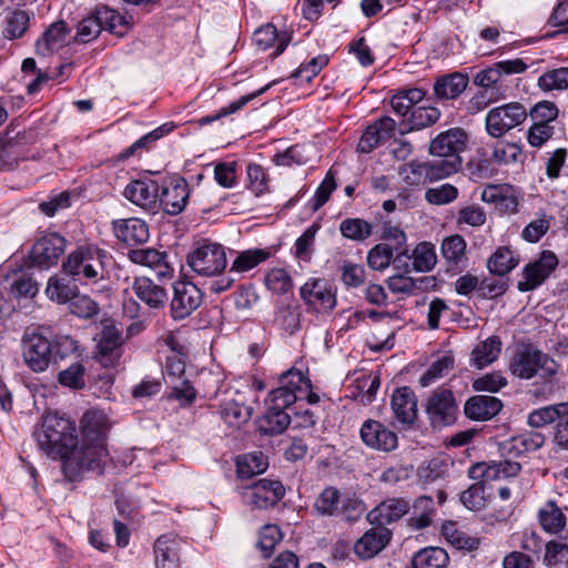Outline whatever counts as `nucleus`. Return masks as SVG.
Returning a JSON list of instances; mask_svg holds the SVG:
<instances>
[{
    "mask_svg": "<svg viewBox=\"0 0 568 568\" xmlns=\"http://www.w3.org/2000/svg\"><path fill=\"white\" fill-rule=\"evenodd\" d=\"M34 436L44 454L62 462L78 440L74 422L58 414L44 415Z\"/></svg>",
    "mask_w": 568,
    "mask_h": 568,
    "instance_id": "1",
    "label": "nucleus"
},
{
    "mask_svg": "<svg viewBox=\"0 0 568 568\" xmlns=\"http://www.w3.org/2000/svg\"><path fill=\"white\" fill-rule=\"evenodd\" d=\"M108 252L85 243L71 251L62 263L63 272L83 284H97L106 277Z\"/></svg>",
    "mask_w": 568,
    "mask_h": 568,
    "instance_id": "2",
    "label": "nucleus"
},
{
    "mask_svg": "<svg viewBox=\"0 0 568 568\" xmlns=\"http://www.w3.org/2000/svg\"><path fill=\"white\" fill-rule=\"evenodd\" d=\"M559 365L548 354L531 346L520 345L515 348L507 362V371L517 378H541L552 384L558 374Z\"/></svg>",
    "mask_w": 568,
    "mask_h": 568,
    "instance_id": "3",
    "label": "nucleus"
},
{
    "mask_svg": "<svg viewBox=\"0 0 568 568\" xmlns=\"http://www.w3.org/2000/svg\"><path fill=\"white\" fill-rule=\"evenodd\" d=\"M106 458L104 444L81 440V445L77 442L67 455L62 468L70 480H75L85 470L102 473Z\"/></svg>",
    "mask_w": 568,
    "mask_h": 568,
    "instance_id": "4",
    "label": "nucleus"
},
{
    "mask_svg": "<svg viewBox=\"0 0 568 568\" xmlns=\"http://www.w3.org/2000/svg\"><path fill=\"white\" fill-rule=\"evenodd\" d=\"M187 265L199 276H219L227 265L225 247L214 242L199 243L187 254Z\"/></svg>",
    "mask_w": 568,
    "mask_h": 568,
    "instance_id": "5",
    "label": "nucleus"
},
{
    "mask_svg": "<svg viewBox=\"0 0 568 568\" xmlns=\"http://www.w3.org/2000/svg\"><path fill=\"white\" fill-rule=\"evenodd\" d=\"M281 383L280 387L270 393L266 406L273 410L287 412L291 409V405L297 400L303 386L306 389L310 387V382L300 371L290 369L283 374Z\"/></svg>",
    "mask_w": 568,
    "mask_h": 568,
    "instance_id": "6",
    "label": "nucleus"
},
{
    "mask_svg": "<svg viewBox=\"0 0 568 568\" xmlns=\"http://www.w3.org/2000/svg\"><path fill=\"white\" fill-rule=\"evenodd\" d=\"M172 292L170 314L174 321L185 320L196 311L203 302L201 290L195 284L187 281L174 282Z\"/></svg>",
    "mask_w": 568,
    "mask_h": 568,
    "instance_id": "7",
    "label": "nucleus"
},
{
    "mask_svg": "<svg viewBox=\"0 0 568 568\" xmlns=\"http://www.w3.org/2000/svg\"><path fill=\"white\" fill-rule=\"evenodd\" d=\"M67 247V240L59 233L52 232L41 236L30 252L31 264L41 270H48L58 264Z\"/></svg>",
    "mask_w": 568,
    "mask_h": 568,
    "instance_id": "8",
    "label": "nucleus"
},
{
    "mask_svg": "<svg viewBox=\"0 0 568 568\" xmlns=\"http://www.w3.org/2000/svg\"><path fill=\"white\" fill-rule=\"evenodd\" d=\"M525 120V108L519 103H508L488 112L486 129L489 135L499 138Z\"/></svg>",
    "mask_w": 568,
    "mask_h": 568,
    "instance_id": "9",
    "label": "nucleus"
},
{
    "mask_svg": "<svg viewBox=\"0 0 568 568\" xmlns=\"http://www.w3.org/2000/svg\"><path fill=\"white\" fill-rule=\"evenodd\" d=\"M301 298L317 313H329L336 304V292L322 278H311L300 288Z\"/></svg>",
    "mask_w": 568,
    "mask_h": 568,
    "instance_id": "10",
    "label": "nucleus"
},
{
    "mask_svg": "<svg viewBox=\"0 0 568 568\" xmlns=\"http://www.w3.org/2000/svg\"><path fill=\"white\" fill-rule=\"evenodd\" d=\"M458 406L449 389H436L426 402V413L433 426L443 427L456 419Z\"/></svg>",
    "mask_w": 568,
    "mask_h": 568,
    "instance_id": "11",
    "label": "nucleus"
},
{
    "mask_svg": "<svg viewBox=\"0 0 568 568\" xmlns=\"http://www.w3.org/2000/svg\"><path fill=\"white\" fill-rule=\"evenodd\" d=\"M22 355L26 365L31 371L44 372L53 358L52 343L40 334H27L22 338Z\"/></svg>",
    "mask_w": 568,
    "mask_h": 568,
    "instance_id": "12",
    "label": "nucleus"
},
{
    "mask_svg": "<svg viewBox=\"0 0 568 568\" xmlns=\"http://www.w3.org/2000/svg\"><path fill=\"white\" fill-rule=\"evenodd\" d=\"M285 495V488L278 480L260 479L247 486L243 491L246 504L256 508L276 505Z\"/></svg>",
    "mask_w": 568,
    "mask_h": 568,
    "instance_id": "13",
    "label": "nucleus"
},
{
    "mask_svg": "<svg viewBox=\"0 0 568 568\" xmlns=\"http://www.w3.org/2000/svg\"><path fill=\"white\" fill-rule=\"evenodd\" d=\"M520 470L521 465L518 462H513L507 458L500 462L473 464L468 468L467 475L473 480H480L487 484L516 477Z\"/></svg>",
    "mask_w": 568,
    "mask_h": 568,
    "instance_id": "14",
    "label": "nucleus"
},
{
    "mask_svg": "<svg viewBox=\"0 0 568 568\" xmlns=\"http://www.w3.org/2000/svg\"><path fill=\"white\" fill-rule=\"evenodd\" d=\"M128 257L134 264L153 270L159 281L171 280L174 276V267L169 262L166 252L140 247L130 250Z\"/></svg>",
    "mask_w": 568,
    "mask_h": 568,
    "instance_id": "15",
    "label": "nucleus"
},
{
    "mask_svg": "<svg viewBox=\"0 0 568 568\" xmlns=\"http://www.w3.org/2000/svg\"><path fill=\"white\" fill-rule=\"evenodd\" d=\"M159 192L160 185L151 179L134 180L130 182L123 195L134 205L149 211L156 212L159 210Z\"/></svg>",
    "mask_w": 568,
    "mask_h": 568,
    "instance_id": "16",
    "label": "nucleus"
},
{
    "mask_svg": "<svg viewBox=\"0 0 568 568\" xmlns=\"http://www.w3.org/2000/svg\"><path fill=\"white\" fill-rule=\"evenodd\" d=\"M558 258L555 253L544 251L539 258L525 266L523 275L524 281L518 282V290L528 292L540 284L551 274L557 267Z\"/></svg>",
    "mask_w": 568,
    "mask_h": 568,
    "instance_id": "17",
    "label": "nucleus"
},
{
    "mask_svg": "<svg viewBox=\"0 0 568 568\" xmlns=\"http://www.w3.org/2000/svg\"><path fill=\"white\" fill-rule=\"evenodd\" d=\"M159 207L170 215L181 213L189 200V184L183 178H173L166 184L160 187Z\"/></svg>",
    "mask_w": 568,
    "mask_h": 568,
    "instance_id": "18",
    "label": "nucleus"
},
{
    "mask_svg": "<svg viewBox=\"0 0 568 568\" xmlns=\"http://www.w3.org/2000/svg\"><path fill=\"white\" fill-rule=\"evenodd\" d=\"M359 435L367 447L381 452H390L398 444L396 433L374 419H367L363 423Z\"/></svg>",
    "mask_w": 568,
    "mask_h": 568,
    "instance_id": "19",
    "label": "nucleus"
},
{
    "mask_svg": "<svg viewBox=\"0 0 568 568\" xmlns=\"http://www.w3.org/2000/svg\"><path fill=\"white\" fill-rule=\"evenodd\" d=\"M396 122L389 116H383L366 128L357 144V151L369 153L381 143L394 136Z\"/></svg>",
    "mask_w": 568,
    "mask_h": 568,
    "instance_id": "20",
    "label": "nucleus"
},
{
    "mask_svg": "<svg viewBox=\"0 0 568 568\" xmlns=\"http://www.w3.org/2000/svg\"><path fill=\"white\" fill-rule=\"evenodd\" d=\"M132 291L141 302L152 310H163L168 303L166 288L148 276L135 277Z\"/></svg>",
    "mask_w": 568,
    "mask_h": 568,
    "instance_id": "21",
    "label": "nucleus"
},
{
    "mask_svg": "<svg viewBox=\"0 0 568 568\" xmlns=\"http://www.w3.org/2000/svg\"><path fill=\"white\" fill-rule=\"evenodd\" d=\"M390 537L389 529L375 525L357 539L354 545V552L362 559H371L387 546Z\"/></svg>",
    "mask_w": 568,
    "mask_h": 568,
    "instance_id": "22",
    "label": "nucleus"
},
{
    "mask_svg": "<svg viewBox=\"0 0 568 568\" xmlns=\"http://www.w3.org/2000/svg\"><path fill=\"white\" fill-rule=\"evenodd\" d=\"M410 510V504L404 498H388L377 505L367 514V520L372 525L385 527L397 521Z\"/></svg>",
    "mask_w": 568,
    "mask_h": 568,
    "instance_id": "23",
    "label": "nucleus"
},
{
    "mask_svg": "<svg viewBox=\"0 0 568 568\" xmlns=\"http://www.w3.org/2000/svg\"><path fill=\"white\" fill-rule=\"evenodd\" d=\"M467 134L463 129L454 128L437 135L429 145L435 156L459 155L466 148Z\"/></svg>",
    "mask_w": 568,
    "mask_h": 568,
    "instance_id": "24",
    "label": "nucleus"
},
{
    "mask_svg": "<svg viewBox=\"0 0 568 568\" xmlns=\"http://www.w3.org/2000/svg\"><path fill=\"white\" fill-rule=\"evenodd\" d=\"M122 336L114 326H104L98 343L97 359L104 367L114 366L121 356Z\"/></svg>",
    "mask_w": 568,
    "mask_h": 568,
    "instance_id": "25",
    "label": "nucleus"
},
{
    "mask_svg": "<svg viewBox=\"0 0 568 568\" xmlns=\"http://www.w3.org/2000/svg\"><path fill=\"white\" fill-rule=\"evenodd\" d=\"M110 423L106 414L100 409H90L81 419L82 439L89 443L104 444Z\"/></svg>",
    "mask_w": 568,
    "mask_h": 568,
    "instance_id": "26",
    "label": "nucleus"
},
{
    "mask_svg": "<svg viewBox=\"0 0 568 568\" xmlns=\"http://www.w3.org/2000/svg\"><path fill=\"white\" fill-rule=\"evenodd\" d=\"M392 410L402 424H413L417 416V399L409 387L397 388L392 396Z\"/></svg>",
    "mask_w": 568,
    "mask_h": 568,
    "instance_id": "27",
    "label": "nucleus"
},
{
    "mask_svg": "<svg viewBox=\"0 0 568 568\" xmlns=\"http://www.w3.org/2000/svg\"><path fill=\"white\" fill-rule=\"evenodd\" d=\"M503 343L499 336L491 335L478 342L469 357L470 366L483 369L497 361L501 353Z\"/></svg>",
    "mask_w": 568,
    "mask_h": 568,
    "instance_id": "28",
    "label": "nucleus"
},
{
    "mask_svg": "<svg viewBox=\"0 0 568 568\" xmlns=\"http://www.w3.org/2000/svg\"><path fill=\"white\" fill-rule=\"evenodd\" d=\"M503 407L501 402L494 396L477 395L470 397L464 406L465 415L474 420H487L496 416Z\"/></svg>",
    "mask_w": 568,
    "mask_h": 568,
    "instance_id": "29",
    "label": "nucleus"
},
{
    "mask_svg": "<svg viewBox=\"0 0 568 568\" xmlns=\"http://www.w3.org/2000/svg\"><path fill=\"white\" fill-rule=\"evenodd\" d=\"M115 236L129 244H142L149 240V227L146 223L140 219L131 217L120 220L113 223Z\"/></svg>",
    "mask_w": 568,
    "mask_h": 568,
    "instance_id": "30",
    "label": "nucleus"
},
{
    "mask_svg": "<svg viewBox=\"0 0 568 568\" xmlns=\"http://www.w3.org/2000/svg\"><path fill=\"white\" fill-rule=\"evenodd\" d=\"M538 521L550 535H561L566 531L567 517L555 500H548L539 508Z\"/></svg>",
    "mask_w": 568,
    "mask_h": 568,
    "instance_id": "31",
    "label": "nucleus"
},
{
    "mask_svg": "<svg viewBox=\"0 0 568 568\" xmlns=\"http://www.w3.org/2000/svg\"><path fill=\"white\" fill-rule=\"evenodd\" d=\"M70 30L64 21L52 23L41 39L38 40L36 51L39 55L45 57L53 51L61 49L67 42Z\"/></svg>",
    "mask_w": 568,
    "mask_h": 568,
    "instance_id": "32",
    "label": "nucleus"
},
{
    "mask_svg": "<svg viewBox=\"0 0 568 568\" xmlns=\"http://www.w3.org/2000/svg\"><path fill=\"white\" fill-rule=\"evenodd\" d=\"M480 199L485 203L495 204L496 209L503 213H514L517 211V197L508 186L488 185L483 190Z\"/></svg>",
    "mask_w": 568,
    "mask_h": 568,
    "instance_id": "33",
    "label": "nucleus"
},
{
    "mask_svg": "<svg viewBox=\"0 0 568 568\" xmlns=\"http://www.w3.org/2000/svg\"><path fill=\"white\" fill-rule=\"evenodd\" d=\"M291 37L287 33H277L273 24H265L257 29L253 34V42L260 50H266L275 43V51L272 57H278L287 47Z\"/></svg>",
    "mask_w": 568,
    "mask_h": 568,
    "instance_id": "34",
    "label": "nucleus"
},
{
    "mask_svg": "<svg viewBox=\"0 0 568 568\" xmlns=\"http://www.w3.org/2000/svg\"><path fill=\"white\" fill-rule=\"evenodd\" d=\"M155 568H178L179 544L169 535L160 536L154 544Z\"/></svg>",
    "mask_w": 568,
    "mask_h": 568,
    "instance_id": "35",
    "label": "nucleus"
},
{
    "mask_svg": "<svg viewBox=\"0 0 568 568\" xmlns=\"http://www.w3.org/2000/svg\"><path fill=\"white\" fill-rule=\"evenodd\" d=\"M542 443L544 437L540 434H523L505 440L500 445V450L504 455L518 457L525 453L538 449Z\"/></svg>",
    "mask_w": 568,
    "mask_h": 568,
    "instance_id": "36",
    "label": "nucleus"
},
{
    "mask_svg": "<svg viewBox=\"0 0 568 568\" xmlns=\"http://www.w3.org/2000/svg\"><path fill=\"white\" fill-rule=\"evenodd\" d=\"M412 514L408 518V526L415 530L427 528L432 524V517L435 513L434 500L430 496H419L410 505Z\"/></svg>",
    "mask_w": 568,
    "mask_h": 568,
    "instance_id": "37",
    "label": "nucleus"
},
{
    "mask_svg": "<svg viewBox=\"0 0 568 568\" xmlns=\"http://www.w3.org/2000/svg\"><path fill=\"white\" fill-rule=\"evenodd\" d=\"M468 84V78L462 73H452L439 78L434 84V92L438 99L449 100L457 98Z\"/></svg>",
    "mask_w": 568,
    "mask_h": 568,
    "instance_id": "38",
    "label": "nucleus"
},
{
    "mask_svg": "<svg viewBox=\"0 0 568 568\" xmlns=\"http://www.w3.org/2000/svg\"><path fill=\"white\" fill-rule=\"evenodd\" d=\"M271 252L267 248H248L236 253L233 260L230 273H245L261 263L268 260Z\"/></svg>",
    "mask_w": 568,
    "mask_h": 568,
    "instance_id": "39",
    "label": "nucleus"
},
{
    "mask_svg": "<svg viewBox=\"0 0 568 568\" xmlns=\"http://www.w3.org/2000/svg\"><path fill=\"white\" fill-rule=\"evenodd\" d=\"M568 416V402L535 409L528 415V424L540 428Z\"/></svg>",
    "mask_w": 568,
    "mask_h": 568,
    "instance_id": "40",
    "label": "nucleus"
},
{
    "mask_svg": "<svg viewBox=\"0 0 568 568\" xmlns=\"http://www.w3.org/2000/svg\"><path fill=\"white\" fill-rule=\"evenodd\" d=\"M425 92L418 88L398 90L390 99V105L395 113L405 116L410 114L415 104L420 102Z\"/></svg>",
    "mask_w": 568,
    "mask_h": 568,
    "instance_id": "41",
    "label": "nucleus"
},
{
    "mask_svg": "<svg viewBox=\"0 0 568 568\" xmlns=\"http://www.w3.org/2000/svg\"><path fill=\"white\" fill-rule=\"evenodd\" d=\"M222 416L227 424L232 426H241L251 418L252 407L245 405L243 396L237 394L236 397L224 404L222 408Z\"/></svg>",
    "mask_w": 568,
    "mask_h": 568,
    "instance_id": "42",
    "label": "nucleus"
},
{
    "mask_svg": "<svg viewBox=\"0 0 568 568\" xmlns=\"http://www.w3.org/2000/svg\"><path fill=\"white\" fill-rule=\"evenodd\" d=\"M455 366V358L452 354H444L434 361L429 367L419 377V384L428 387L437 381L448 375Z\"/></svg>",
    "mask_w": 568,
    "mask_h": 568,
    "instance_id": "43",
    "label": "nucleus"
},
{
    "mask_svg": "<svg viewBox=\"0 0 568 568\" xmlns=\"http://www.w3.org/2000/svg\"><path fill=\"white\" fill-rule=\"evenodd\" d=\"M268 467L267 458L262 452H253L237 458V475L241 478H248L264 473Z\"/></svg>",
    "mask_w": 568,
    "mask_h": 568,
    "instance_id": "44",
    "label": "nucleus"
},
{
    "mask_svg": "<svg viewBox=\"0 0 568 568\" xmlns=\"http://www.w3.org/2000/svg\"><path fill=\"white\" fill-rule=\"evenodd\" d=\"M448 560L443 548L427 547L415 554L412 564L414 568H446Z\"/></svg>",
    "mask_w": 568,
    "mask_h": 568,
    "instance_id": "45",
    "label": "nucleus"
},
{
    "mask_svg": "<svg viewBox=\"0 0 568 568\" xmlns=\"http://www.w3.org/2000/svg\"><path fill=\"white\" fill-rule=\"evenodd\" d=\"M398 174L402 176L403 181L410 186H419L433 181L428 164L416 161L402 165L398 170Z\"/></svg>",
    "mask_w": 568,
    "mask_h": 568,
    "instance_id": "46",
    "label": "nucleus"
},
{
    "mask_svg": "<svg viewBox=\"0 0 568 568\" xmlns=\"http://www.w3.org/2000/svg\"><path fill=\"white\" fill-rule=\"evenodd\" d=\"M491 159L497 165H511L523 162L521 146L515 142L497 141Z\"/></svg>",
    "mask_w": 568,
    "mask_h": 568,
    "instance_id": "47",
    "label": "nucleus"
},
{
    "mask_svg": "<svg viewBox=\"0 0 568 568\" xmlns=\"http://www.w3.org/2000/svg\"><path fill=\"white\" fill-rule=\"evenodd\" d=\"M30 16L27 11L16 9L9 11L4 18V37L13 40L21 38L28 30Z\"/></svg>",
    "mask_w": 568,
    "mask_h": 568,
    "instance_id": "48",
    "label": "nucleus"
},
{
    "mask_svg": "<svg viewBox=\"0 0 568 568\" xmlns=\"http://www.w3.org/2000/svg\"><path fill=\"white\" fill-rule=\"evenodd\" d=\"M440 111L433 106L414 108L407 119L408 130L417 131L433 125L439 120Z\"/></svg>",
    "mask_w": 568,
    "mask_h": 568,
    "instance_id": "49",
    "label": "nucleus"
},
{
    "mask_svg": "<svg viewBox=\"0 0 568 568\" xmlns=\"http://www.w3.org/2000/svg\"><path fill=\"white\" fill-rule=\"evenodd\" d=\"M292 425L291 413L273 410L267 407L265 415L260 422V428L264 433L280 434Z\"/></svg>",
    "mask_w": 568,
    "mask_h": 568,
    "instance_id": "50",
    "label": "nucleus"
},
{
    "mask_svg": "<svg viewBox=\"0 0 568 568\" xmlns=\"http://www.w3.org/2000/svg\"><path fill=\"white\" fill-rule=\"evenodd\" d=\"M413 270L416 272H429L436 264L435 246L428 242L419 243L410 256Z\"/></svg>",
    "mask_w": 568,
    "mask_h": 568,
    "instance_id": "51",
    "label": "nucleus"
},
{
    "mask_svg": "<svg viewBox=\"0 0 568 568\" xmlns=\"http://www.w3.org/2000/svg\"><path fill=\"white\" fill-rule=\"evenodd\" d=\"M518 261L515 260L513 252L508 247H499L489 257L487 267L490 273L505 275L516 267Z\"/></svg>",
    "mask_w": 568,
    "mask_h": 568,
    "instance_id": "52",
    "label": "nucleus"
},
{
    "mask_svg": "<svg viewBox=\"0 0 568 568\" xmlns=\"http://www.w3.org/2000/svg\"><path fill=\"white\" fill-rule=\"evenodd\" d=\"M301 311L291 305L278 306L275 312L274 323L281 329L293 334L301 327Z\"/></svg>",
    "mask_w": 568,
    "mask_h": 568,
    "instance_id": "53",
    "label": "nucleus"
},
{
    "mask_svg": "<svg viewBox=\"0 0 568 568\" xmlns=\"http://www.w3.org/2000/svg\"><path fill=\"white\" fill-rule=\"evenodd\" d=\"M339 231L344 237L362 242L372 235L373 226L362 219H345L339 225Z\"/></svg>",
    "mask_w": 568,
    "mask_h": 568,
    "instance_id": "54",
    "label": "nucleus"
},
{
    "mask_svg": "<svg viewBox=\"0 0 568 568\" xmlns=\"http://www.w3.org/2000/svg\"><path fill=\"white\" fill-rule=\"evenodd\" d=\"M342 496L335 487H326L314 503L315 510L322 516L338 515Z\"/></svg>",
    "mask_w": 568,
    "mask_h": 568,
    "instance_id": "55",
    "label": "nucleus"
},
{
    "mask_svg": "<svg viewBox=\"0 0 568 568\" xmlns=\"http://www.w3.org/2000/svg\"><path fill=\"white\" fill-rule=\"evenodd\" d=\"M75 291L63 277L51 276L45 287V295L52 302L64 304L70 302Z\"/></svg>",
    "mask_w": 568,
    "mask_h": 568,
    "instance_id": "56",
    "label": "nucleus"
},
{
    "mask_svg": "<svg viewBox=\"0 0 568 568\" xmlns=\"http://www.w3.org/2000/svg\"><path fill=\"white\" fill-rule=\"evenodd\" d=\"M95 13L102 30H108L118 36L124 33L126 22L120 13L109 7L97 8Z\"/></svg>",
    "mask_w": 568,
    "mask_h": 568,
    "instance_id": "57",
    "label": "nucleus"
},
{
    "mask_svg": "<svg viewBox=\"0 0 568 568\" xmlns=\"http://www.w3.org/2000/svg\"><path fill=\"white\" fill-rule=\"evenodd\" d=\"M436 158L437 159L433 160L432 162H427L428 166L430 168L433 180L445 179L457 172L462 165V159L459 155Z\"/></svg>",
    "mask_w": 568,
    "mask_h": 568,
    "instance_id": "58",
    "label": "nucleus"
},
{
    "mask_svg": "<svg viewBox=\"0 0 568 568\" xmlns=\"http://www.w3.org/2000/svg\"><path fill=\"white\" fill-rule=\"evenodd\" d=\"M542 91L566 90L568 88V68H558L542 73L538 79Z\"/></svg>",
    "mask_w": 568,
    "mask_h": 568,
    "instance_id": "59",
    "label": "nucleus"
},
{
    "mask_svg": "<svg viewBox=\"0 0 568 568\" xmlns=\"http://www.w3.org/2000/svg\"><path fill=\"white\" fill-rule=\"evenodd\" d=\"M266 287L275 294H286L293 287V281L284 268L270 270L264 278Z\"/></svg>",
    "mask_w": 568,
    "mask_h": 568,
    "instance_id": "60",
    "label": "nucleus"
},
{
    "mask_svg": "<svg viewBox=\"0 0 568 568\" xmlns=\"http://www.w3.org/2000/svg\"><path fill=\"white\" fill-rule=\"evenodd\" d=\"M485 481L476 480V483L460 494V501L467 509L476 511L485 507Z\"/></svg>",
    "mask_w": 568,
    "mask_h": 568,
    "instance_id": "61",
    "label": "nucleus"
},
{
    "mask_svg": "<svg viewBox=\"0 0 568 568\" xmlns=\"http://www.w3.org/2000/svg\"><path fill=\"white\" fill-rule=\"evenodd\" d=\"M58 381L62 386L82 389L85 386V367L81 363H74L61 371Z\"/></svg>",
    "mask_w": 568,
    "mask_h": 568,
    "instance_id": "62",
    "label": "nucleus"
},
{
    "mask_svg": "<svg viewBox=\"0 0 568 568\" xmlns=\"http://www.w3.org/2000/svg\"><path fill=\"white\" fill-rule=\"evenodd\" d=\"M465 252L466 241L462 235L455 234L442 242V254L448 262L459 263L465 257Z\"/></svg>",
    "mask_w": 568,
    "mask_h": 568,
    "instance_id": "63",
    "label": "nucleus"
},
{
    "mask_svg": "<svg viewBox=\"0 0 568 568\" xmlns=\"http://www.w3.org/2000/svg\"><path fill=\"white\" fill-rule=\"evenodd\" d=\"M70 312L80 318H91L99 313V305L90 296L74 294L69 302Z\"/></svg>",
    "mask_w": 568,
    "mask_h": 568,
    "instance_id": "64",
    "label": "nucleus"
}]
</instances>
